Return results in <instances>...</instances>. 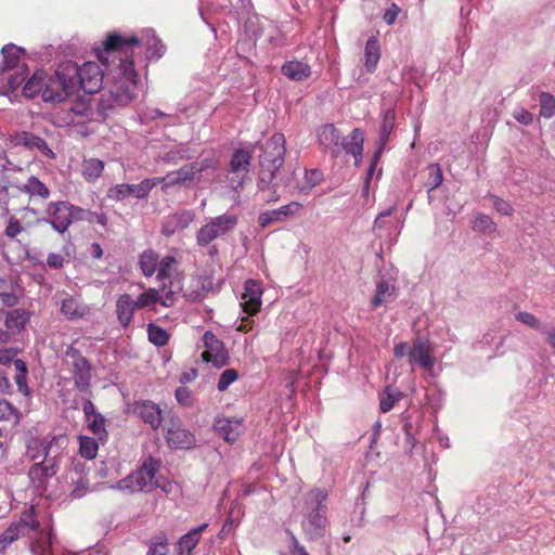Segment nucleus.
<instances>
[{
  "mask_svg": "<svg viewBox=\"0 0 555 555\" xmlns=\"http://www.w3.org/2000/svg\"><path fill=\"white\" fill-rule=\"evenodd\" d=\"M30 314L27 310L17 308L9 311L5 315V327L12 333H20L28 323Z\"/></svg>",
  "mask_w": 555,
  "mask_h": 555,
  "instance_id": "c85d7f7f",
  "label": "nucleus"
},
{
  "mask_svg": "<svg viewBox=\"0 0 555 555\" xmlns=\"http://www.w3.org/2000/svg\"><path fill=\"white\" fill-rule=\"evenodd\" d=\"M516 320L519 321L520 323L527 325L528 327L530 328H533L540 333H542V331L544 330V325L541 323V321L532 313L530 312H525V311H521V312H518L516 315H515Z\"/></svg>",
  "mask_w": 555,
  "mask_h": 555,
  "instance_id": "5fc2aeb1",
  "label": "nucleus"
},
{
  "mask_svg": "<svg viewBox=\"0 0 555 555\" xmlns=\"http://www.w3.org/2000/svg\"><path fill=\"white\" fill-rule=\"evenodd\" d=\"M76 75L73 77L74 91L82 89L86 93H96L103 85V72L95 62H86L81 66L74 63Z\"/></svg>",
  "mask_w": 555,
  "mask_h": 555,
  "instance_id": "9b49d317",
  "label": "nucleus"
},
{
  "mask_svg": "<svg viewBox=\"0 0 555 555\" xmlns=\"http://www.w3.org/2000/svg\"><path fill=\"white\" fill-rule=\"evenodd\" d=\"M327 495V491L321 488H313L304 495V503L300 508L301 529L309 540H317L325 533Z\"/></svg>",
  "mask_w": 555,
  "mask_h": 555,
  "instance_id": "f03ea898",
  "label": "nucleus"
},
{
  "mask_svg": "<svg viewBox=\"0 0 555 555\" xmlns=\"http://www.w3.org/2000/svg\"><path fill=\"white\" fill-rule=\"evenodd\" d=\"M540 115L544 118H552L555 115V96L548 92H542L539 98Z\"/></svg>",
  "mask_w": 555,
  "mask_h": 555,
  "instance_id": "3c124183",
  "label": "nucleus"
},
{
  "mask_svg": "<svg viewBox=\"0 0 555 555\" xmlns=\"http://www.w3.org/2000/svg\"><path fill=\"white\" fill-rule=\"evenodd\" d=\"M472 229L482 234H492L496 231V224L491 217L478 212L472 220Z\"/></svg>",
  "mask_w": 555,
  "mask_h": 555,
  "instance_id": "37998d69",
  "label": "nucleus"
},
{
  "mask_svg": "<svg viewBox=\"0 0 555 555\" xmlns=\"http://www.w3.org/2000/svg\"><path fill=\"white\" fill-rule=\"evenodd\" d=\"M157 469L158 463L150 457L138 470L119 480L112 488L129 492L150 491L153 488Z\"/></svg>",
  "mask_w": 555,
  "mask_h": 555,
  "instance_id": "9d476101",
  "label": "nucleus"
},
{
  "mask_svg": "<svg viewBox=\"0 0 555 555\" xmlns=\"http://www.w3.org/2000/svg\"><path fill=\"white\" fill-rule=\"evenodd\" d=\"M208 527V524H203L188 533H185L178 542L177 548L184 550L188 553H192L194 547L197 545L199 541L201 533Z\"/></svg>",
  "mask_w": 555,
  "mask_h": 555,
  "instance_id": "e433bc0d",
  "label": "nucleus"
},
{
  "mask_svg": "<svg viewBox=\"0 0 555 555\" xmlns=\"http://www.w3.org/2000/svg\"><path fill=\"white\" fill-rule=\"evenodd\" d=\"M72 373L75 387L80 392L87 391L91 382V365L88 359L72 362Z\"/></svg>",
  "mask_w": 555,
  "mask_h": 555,
  "instance_id": "393cba45",
  "label": "nucleus"
},
{
  "mask_svg": "<svg viewBox=\"0 0 555 555\" xmlns=\"http://www.w3.org/2000/svg\"><path fill=\"white\" fill-rule=\"evenodd\" d=\"M395 293L396 286L392 279L382 278L376 283V292L372 299V307L377 308L383 304L390 301L391 299H393Z\"/></svg>",
  "mask_w": 555,
  "mask_h": 555,
  "instance_id": "cd10ccee",
  "label": "nucleus"
},
{
  "mask_svg": "<svg viewBox=\"0 0 555 555\" xmlns=\"http://www.w3.org/2000/svg\"><path fill=\"white\" fill-rule=\"evenodd\" d=\"M365 67L369 73H373L380 59V44L376 36L367 39L364 48Z\"/></svg>",
  "mask_w": 555,
  "mask_h": 555,
  "instance_id": "7c9ffc66",
  "label": "nucleus"
},
{
  "mask_svg": "<svg viewBox=\"0 0 555 555\" xmlns=\"http://www.w3.org/2000/svg\"><path fill=\"white\" fill-rule=\"evenodd\" d=\"M396 210H397V204L395 203L391 206H389L387 209L380 211L376 216V218L374 220V224H373V230L376 233V235H378L379 237H382L384 235V233H383L384 231H387V236L389 238L390 244H392L396 241V237L400 233L401 228L403 227V223H404V217H402L400 220H398V222L400 223V227L399 228L395 227V223L390 219V217Z\"/></svg>",
  "mask_w": 555,
  "mask_h": 555,
  "instance_id": "6ab92c4d",
  "label": "nucleus"
},
{
  "mask_svg": "<svg viewBox=\"0 0 555 555\" xmlns=\"http://www.w3.org/2000/svg\"><path fill=\"white\" fill-rule=\"evenodd\" d=\"M140 43L145 47L147 59H159L165 53V46L152 29L144 30L141 38L112 34L106 38L103 51L99 52V60L106 63L108 70H112L111 66L117 61L114 82L99 102V109L103 115H107L115 107L127 106L135 99L138 74L131 54L133 48Z\"/></svg>",
  "mask_w": 555,
  "mask_h": 555,
  "instance_id": "f257e3e1",
  "label": "nucleus"
},
{
  "mask_svg": "<svg viewBox=\"0 0 555 555\" xmlns=\"http://www.w3.org/2000/svg\"><path fill=\"white\" fill-rule=\"evenodd\" d=\"M67 443V437L56 439L52 446L47 447V459L34 463L29 468L30 482L38 493H43L48 488L49 480L57 474L62 454Z\"/></svg>",
  "mask_w": 555,
  "mask_h": 555,
  "instance_id": "39448f33",
  "label": "nucleus"
},
{
  "mask_svg": "<svg viewBox=\"0 0 555 555\" xmlns=\"http://www.w3.org/2000/svg\"><path fill=\"white\" fill-rule=\"evenodd\" d=\"M302 209V204L299 202H292L283 205L278 209L267 210L261 212L258 217L260 228L264 229L274 222H282L289 218L295 217Z\"/></svg>",
  "mask_w": 555,
  "mask_h": 555,
  "instance_id": "412c9836",
  "label": "nucleus"
},
{
  "mask_svg": "<svg viewBox=\"0 0 555 555\" xmlns=\"http://www.w3.org/2000/svg\"><path fill=\"white\" fill-rule=\"evenodd\" d=\"M147 336L149 340L158 347L165 346L169 339L168 333L163 327L153 323L147 325Z\"/></svg>",
  "mask_w": 555,
  "mask_h": 555,
  "instance_id": "de8ad7c7",
  "label": "nucleus"
},
{
  "mask_svg": "<svg viewBox=\"0 0 555 555\" xmlns=\"http://www.w3.org/2000/svg\"><path fill=\"white\" fill-rule=\"evenodd\" d=\"M492 199H493V208L498 212H500L501 215H504V216L513 215L514 208L512 207V205L508 202H506L505 199L498 197V196H492Z\"/></svg>",
  "mask_w": 555,
  "mask_h": 555,
  "instance_id": "e2e57ef3",
  "label": "nucleus"
},
{
  "mask_svg": "<svg viewBox=\"0 0 555 555\" xmlns=\"http://www.w3.org/2000/svg\"><path fill=\"white\" fill-rule=\"evenodd\" d=\"M194 215L190 210H180L169 216L162 224V234L169 237L178 231H182L192 223Z\"/></svg>",
  "mask_w": 555,
  "mask_h": 555,
  "instance_id": "b1692460",
  "label": "nucleus"
},
{
  "mask_svg": "<svg viewBox=\"0 0 555 555\" xmlns=\"http://www.w3.org/2000/svg\"><path fill=\"white\" fill-rule=\"evenodd\" d=\"M203 343L206 348L202 353L204 361L211 363L218 369L228 364V351L225 350L223 343L212 332L207 331L204 333Z\"/></svg>",
  "mask_w": 555,
  "mask_h": 555,
  "instance_id": "2eb2a0df",
  "label": "nucleus"
},
{
  "mask_svg": "<svg viewBox=\"0 0 555 555\" xmlns=\"http://www.w3.org/2000/svg\"><path fill=\"white\" fill-rule=\"evenodd\" d=\"M135 300L128 294L118 297L116 301V313L122 327H127L133 317L134 310L138 309Z\"/></svg>",
  "mask_w": 555,
  "mask_h": 555,
  "instance_id": "a878e982",
  "label": "nucleus"
},
{
  "mask_svg": "<svg viewBox=\"0 0 555 555\" xmlns=\"http://www.w3.org/2000/svg\"><path fill=\"white\" fill-rule=\"evenodd\" d=\"M158 184L159 181L154 180V178H146L138 184L120 183L111 186L107 190L106 196L107 198L115 202H121L128 197L145 199L151 193V191Z\"/></svg>",
  "mask_w": 555,
  "mask_h": 555,
  "instance_id": "4468645a",
  "label": "nucleus"
},
{
  "mask_svg": "<svg viewBox=\"0 0 555 555\" xmlns=\"http://www.w3.org/2000/svg\"><path fill=\"white\" fill-rule=\"evenodd\" d=\"M281 72L291 80L302 81L311 75V67L302 61L295 60L285 62L281 67Z\"/></svg>",
  "mask_w": 555,
  "mask_h": 555,
  "instance_id": "bb28decb",
  "label": "nucleus"
},
{
  "mask_svg": "<svg viewBox=\"0 0 555 555\" xmlns=\"http://www.w3.org/2000/svg\"><path fill=\"white\" fill-rule=\"evenodd\" d=\"M98 450L99 444L96 439L88 436L79 437V452L82 457L93 460L98 454Z\"/></svg>",
  "mask_w": 555,
  "mask_h": 555,
  "instance_id": "a18cd8bd",
  "label": "nucleus"
},
{
  "mask_svg": "<svg viewBox=\"0 0 555 555\" xmlns=\"http://www.w3.org/2000/svg\"><path fill=\"white\" fill-rule=\"evenodd\" d=\"M262 294L263 288L258 281L249 279L244 283L241 306L248 317L255 315L260 311Z\"/></svg>",
  "mask_w": 555,
  "mask_h": 555,
  "instance_id": "a211bd4d",
  "label": "nucleus"
},
{
  "mask_svg": "<svg viewBox=\"0 0 555 555\" xmlns=\"http://www.w3.org/2000/svg\"><path fill=\"white\" fill-rule=\"evenodd\" d=\"M158 255L152 250H144L139 258V266L145 276H152L156 272Z\"/></svg>",
  "mask_w": 555,
  "mask_h": 555,
  "instance_id": "58836bf2",
  "label": "nucleus"
},
{
  "mask_svg": "<svg viewBox=\"0 0 555 555\" xmlns=\"http://www.w3.org/2000/svg\"><path fill=\"white\" fill-rule=\"evenodd\" d=\"M88 477V469L86 467V464L80 461H75L72 464L70 469L67 472L66 477Z\"/></svg>",
  "mask_w": 555,
  "mask_h": 555,
  "instance_id": "69168bd1",
  "label": "nucleus"
},
{
  "mask_svg": "<svg viewBox=\"0 0 555 555\" xmlns=\"http://www.w3.org/2000/svg\"><path fill=\"white\" fill-rule=\"evenodd\" d=\"M20 537L21 535L18 534V527L10 525L0 534V554L3 553Z\"/></svg>",
  "mask_w": 555,
  "mask_h": 555,
  "instance_id": "864d4df0",
  "label": "nucleus"
},
{
  "mask_svg": "<svg viewBox=\"0 0 555 555\" xmlns=\"http://www.w3.org/2000/svg\"><path fill=\"white\" fill-rule=\"evenodd\" d=\"M322 180L323 172L320 169H306L304 182L298 186L299 193L305 195L309 194Z\"/></svg>",
  "mask_w": 555,
  "mask_h": 555,
  "instance_id": "ea45409f",
  "label": "nucleus"
},
{
  "mask_svg": "<svg viewBox=\"0 0 555 555\" xmlns=\"http://www.w3.org/2000/svg\"><path fill=\"white\" fill-rule=\"evenodd\" d=\"M66 437L65 435L53 436L50 440L47 439H31L27 444V454L31 461L39 462L40 460H46V451L48 446H52V443L61 438Z\"/></svg>",
  "mask_w": 555,
  "mask_h": 555,
  "instance_id": "c756f323",
  "label": "nucleus"
},
{
  "mask_svg": "<svg viewBox=\"0 0 555 555\" xmlns=\"http://www.w3.org/2000/svg\"><path fill=\"white\" fill-rule=\"evenodd\" d=\"M167 149L160 157L165 164H177L180 160H188L193 157L186 143H178Z\"/></svg>",
  "mask_w": 555,
  "mask_h": 555,
  "instance_id": "473e14b6",
  "label": "nucleus"
},
{
  "mask_svg": "<svg viewBox=\"0 0 555 555\" xmlns=\"http://www.w3.org/2000/svg\"><path fill=\"white\" fill-rule=\"evenodd\" d=\"M66 480L73 487L72 492H70L73 498L80 499L87 493V491L89 489V478L88 477H81V476L74 477V478L66 477Z\"/></svg>",
  "mask_w": 555,
  "mask_h": 555,
  "instance_id": "09e8293b",
  "label": "nucleus"
},
{
  "mask_svg": "<svg viewBox=\"0 0 555 555\" xmlns=\"http://www.w3.org/2000/svg\"><path fill=\"white\" fill-rule=\"evenodd\" d=\"M318 140L324 151L336 158L341 152H346L354 157L358 166L363 156L364 137L359 128H354L349 139L344 138L333 124H326L318 129Z\"/></svg>",
  "mask_w": 555,
  "mask_h": 555,
  "instance_id": "7ed1b4c3",
  "label": "nucleus"
},
{
  "mask_svg": "<svg viewBox=\"0 0 555 555\" xmlns=\"http://www.w3.org/2000/svg\"><path fill=\"white\" fill-rule=\"evenodd\" d=\"M86 421L89 430L92 431L99 440L106 439L107 431L105 429V417L101 413L93 414L90 418H86Z\"/></svg>",
  "mask_w": 555,
  "mask_h": 555,
  "instance_id": "c03bdc74",
  "label": "nucleus"
},
{
  "mask_svg": "<svg viewBox=\"0 0 555 555\" xmlns=\"http://www.w3.org/2000/svg\"><path fill=\"white\" fill-rule=\"evenodd\" d=\"M147 555H168V543L165 534L156 535L150 545Z\"/></svg>",
  "mask_w": 555,
  "mask_h": 555,
  "instance_id": "13d9d810",
  "label": "nucleus"
},
{
  "mask_svg": "<svg viewBox=\"0 0 555 555\" xmlns=\"http://www.w3.org/2000/svg\"><path fill=\"white\" fill-rule=\"evenodd\" d=\"M61 312L69 320H76L85 314V307L80 306L79 302L73 298L67 297L62 300Z\"/></svg>",
  "mask_w": 555,
  "mask_h": 555,
  "instance_id": "a19ab883",
  "label": "nucleus"
},
{
  "mask_svg": "<svg viewBox=\"0 0 555 555\" xmlns=\"http://www.w3.org/2000/svg\"><path fill=\"white\" fill-rule=\"evenodd\" d=\"M251 153L244 149H237L233 153L227 176L228 186L237 192L243 189L245 180L250 171Z\"/></svg>",
  "mask_w": 555,
  "mask_h": 555,
  "instance_id": "ddd939ff",
  "label": "nucleus"
},
{
  "mask_svg": "<svg viewBox=\"0 0 555 555\" xmlns=\"http://www.w3.org/2000/svg\"><path fill=\"white\" fill-rule=\"evenodd\" d=\"M243 425L241 421L218 416L214 422L216 434L228 442H234L242 433Z\"/></svg>",
  "mask_w": 555,
  "mask_h": 555,
  "instance_id": "5701e85b",
  "label": "nucleus"
},
{
  "mask_svg": "<svg viewBox=\"0 0 555 555\" xmlns=\"http://www.w3.org/2000/svg\"><path fill=\"white\" fill-rule=\"evenodd\" d=\"M409 363L412 370L417 365L426 372H431L435 365L431 345L428 341L416 339L411 347Z\"/></svg>",
  "mask_w": 555,
  "mask_h": 555,
  "instance_id": "aec40b11",
  "label": "nucleus"
},
{
  "mask_svg": "<svg viewBox=\"0 0 555 555\" xmlns=\"http://www.w3.org/2000/svg\"><path fill=\"white\" fill-rule=\"evenodd\" d=\"M18 527V534L26 535L34 533L30 539L29 551L33 555H54L52 551L53 532L50 524L41 526L35 515L34 508L22 513L18 522L11 524Z\"/></svg>",
  "mask_w": 555,
  "mask_h": 555,
  "instance_id": "20e7f679",
  "label": "nucleus"
},
{
  "mask_svg": "<svg viewBox=\"0 0 555 555\" xmlns=\"http://www.w3.org/2000/svg\"><path fill=\"white\" fill-rule=\"evenodd\" d=\"M0 420L14 422L18 421V412L16 408L4 399H0Z\"/></svg>",
  "mask_w": 555,
  "mask_h": 555,
  "instance_id": "bf43d9fd",
  "label": "nucleus"
},
{
  "mask_svg": "<svg viewBox=\"0 0 555 555\" xmlns=\"http://www.w3.org/2000/svg\"><path fill=\"white\" fill-rule=\"evenodd\" d=\"M22 230L23 229L20 221L16 218L11 217L4 233L8 237L14 238L17 234L22 232Z\"/></svg>",
  "mask_w": 555,
  "mask_h": 555,
  "instance_id": "774afa93",
  "label": "nucleus"
},
{
  "mask_svg": "<svg viewBox=\"0 0 555 555\" xmlns=\"http://www.w3.org/2000/svg\"><path fill=\"white\" fill-rule=\"evenodd\" d=\"M171 410L163 411L158 404L151 400L137 401L132 405V413L140 417L153 430H157Z\"/></svg>",
  "mask_w": 555,
  "mask_h": 555,
  "instance_id": "dca6fc26",
  "label": "nucleus"
},
{
  "mask_svg": "<svg viewBox=\"0 0 555 555\" xmlns=\"http://www.w3.org/2000/svg\"><path fill=\"white\" fill-rule=\"evenodd\" d=\"M176 262V258L172 256H165L157 262V280L165 285V281L171 276L172 264Z\"/></svg>",
  "mask_w": 555,
  "mask_h": 555,
  "instance_id": "8fccbe9b",
  "label": "nucleus"
},
{
  "mask_svg": "<svg viewBox=\"0 0 555 555\" xmlns=\"http://www.w3.org/2000/svg\"><path fill=\"white\" fill-rule=\"evenodd\" d=\"M165 438L172 449H191L195 444V436L182 425L180 417L169 412L165 418Z\"/></svg>",
  "mask_w": 555,
  "mask_h": 555,
  "instance_id": "f8f14e48",
  "label": "nucleus"
},
{
  "mask_svg": "<svg viewBox=\"0 0 555 555\" xmlns=\"http://www.w3.org/2000/svg\"><path fill=\"white\" fill-rule=\"evenodd\" d=\"M395 112L392 109H387L383 115L376 151H380V153H384L390 133L395 127Z\"/></svg>",
  "mask_w": 555,
  "mask_h": 555,
  "instance_id": "2f4dec72",
  "label": "nucleus"
},
{
  "mask_svg": "<svg viewBox=\"0 0 555 555\" xmlns=\"http://www.w3.org/2000/svg\"><path fill=\"white\" fill-rule=\"evenodd\" d=\"M401 391L392 389L391 387L388 386L380 398V410L384 413L389 412L393 408L395 403L401 399Z\"/></svg>",
  "mask_w": 555,
  "mask_h": 555,
  "instance_id": "49530a36",
  "label": "nucleus"
},
{
  "mask_svg": "<svg viewBox=\"0 0 555 555\" xmlns=\"http://www.w3.org/2000/svg\"><path fill=\"white\" fill-rule=\"evenodd\" d=\"M160 300V294L155 288H150L149 291L142 293L135 302L139 308L150 307L157 304Z\"/></svg>",
  "mask_w": 555,
  "mask_h": 555,
  "instance_id": "6e6d98bb",
  "label": "nucleus"
},
{
  "mask_svg": "<svg viewBox=\"0 0 555 555\" xmlns=\"http://www.w3.org/2000/svg\"><path fill=\"white\" fill-rule=\"evenodd\" d=\"M428 178L425 182L428 192L430 193L435 189H437L443 181V175L440 166L438 164H431L427 168Z\"/></svg>",
  "mask_w": 555,
  "mask_h": 555,
  "instance_id": "603ef678",
  "label": "nucleus"
},
{
  "mask_svg": "<svg viewBox=\"0 0 555 555\" xmlns=\"http://www.w3.org/2000/svg\"><path fill=\"white\" fill-rule=\"evenodd\" d=\"M382 155H383V153H380V151H375L374 152V154H373V156L371 158V162H370V167H369V169L366 171L364 183H371V180H372L375 171L377 170V166L379 164Z\"/></svg>",
  "mask_w": 555,
  "mask_h": 555,
  "instance_id": "0e129e2a",
  "label": "nucleus"
},
{
  "mask_svg": "<svg viewBox=\"0 0 555 555\" xmlns=\"http://www.w3.org/2000/svg\"><path fill=\"white\" fill-rule=\"evenodd\" d=\"M238 218L233 214H223L210 218L196 233L197 245L205 247L212 241L221 238L237 225Z\"/></svg>",
  "mask_w": 555,
  "mask_h": 555,
  "instance_id": "1a4fd4ad",
  "label": "nucleus"
},
{
  "mask_svg": "<svg viewBox=\"0 0 555 555\" xmlns=\"http://www.w3.org/2000/svg\"><path fill=\"white\" fill-rule=\"evenodd\" d=\"M11 142L15 146H23L29 151H38L49 159L55 158V153L41 137L30 131H16L11 135Z\"/></svg>",
  "mask_w": 555,
  "mask_h": 555,
  "instance_id": "f3484780",
  "label": "nucleus"
},
{
  "mask_svg": "<svg viewBox=\"0 0 555 555\" xmlns=\"http://www.w3.org/2000/svg\"><path fill=\"white\" fill-rule=\"evenodd\" d=\"M192 170L194 171L195 178L202 172L207 171L208 169H215L216 163L212 158H204L201 160H196L190 164Z\"/></svg>",
  "mask_w": 555,
  "mask_h": 555,
  "instance_id": "680f3d73",
  "label": "nucleus"
},
{
  "mask_svg": "<svg viewBox=\"0 0 555 555\" xmlns=\"http://www.w3.org/2000/svg\"><path fill=\"white\" fill-rule=\"evenodd\" d=\"M513 117L519 122V124H522V125H530L533 120V116L532 114L524 108V107H518L517 109L514 111L513 113Z\"/></svg>",
  "mask_w": 555,
  "mask_h": 555,
  "instance_id": "338daca9",
  "label": "nucleus"
},
{
  "mask_svg": "<svg viewBox=\"0 0 555 555\" xmlns=\"http://www.w3.org/2000/svg\"><path fill=\"white\" fill-rule=\"evenodd\" d=\"M20 190L31 197L38 196L41 199H48L50 197L49 188L36 176H30Z\"/></svg>",
  "mask_w": 555,
  "mask_h": 555,
  "instance_id": "72a5a7b5",
  "label": "nucleus"
},
{
  "mask_svg": "<svg viewBox=\"0 0 555 555\" xmlns=\"http://www.w3.org/2000/svg\"><path fill=\"white\" fill-rule=\"evenodd\" d=\"M104 163L96 158H90L83 162L82 175L89 182L95 181L103 172Z\"/></svg>",
  "mask_w": 555,
  "mask_h": 555,
  "instance_id": "79ce46f5",
  "label": "nucleus"
},
{
  "mask_svg": "<svg viewBox=\"0 0 555 555\" xmlns=\"http://www.w3.org/2000/svg\"><path fill=\"white\" fill-rule=\"evenodd\" d=\"M20 52H24L23 49L17 48L14 44H5L1 49V54L3 56V63L0 66V72L5 73L18 66L20 63Z\"/></svg>",
  "mask_w": 555,
  "mask_h": 555,
  "instance_id": "f704fd0d",
  "label": "nucleus"
},
{
  "mask_svg": "<svg viewBox=\"0 0 555 555\" xmlns=\"http://www.w3.org/2000/svg\"><path fill=\"white\" fill-rule=\"evenodd\" d=\"M285 142L283 133H274L266 143L257 142L255 144V149L262 151L259 156L261 185H268L270 177H276L278 171L284 165Z\"/></svg>",
  "mask_w": 555,
  "mask_h": 555,
  "instance_id": "423d86ee",
  "label": "nucleus"
},
{
  "mask_svg": "<svg viewBox=\"0 0 555 555\" xmlns=\"http://www.w3.org/2000/svg\"><path fill=\"white\" fill-rule=\"evenodd\" d=\"M503 341V336L500 335L496 331L491 330L487 332L482 339L478 343V348H485V346L495 345L499 347Z\"/></svg>",
  "mask_w": 555,
  "mask_h": 555,
  "instance_id": "052dcab7",
  "label": "nucleus"
},
{
  "mask_svg": "<svg viewBox=\"0 0 555 555\" xmlns=\"http://www.w3.org/2000/svg\"><path fill=\"white\" fill-rule=\"evenodd\" d=\"M44 85V73L36 72L25 83L23 94L26 98L34 99L39 94L42 96Z\"/></svg>",
  "mask_w": 555,
  "mask_h": 555,
  "instance_id": "c9c22d12",
  "label": "nucleus"
},
{
  "mask_svg": "<svg viewBox=\"0 0 555 555\" xmlns=\"http://www.w3.org/2000/svg\"><path fill=\"white\" fill-rule=\"evenodd\" d=\"M76 75L74 62H65L57 66L54 75L44 74L42 100L46 103L63 102L74 91L73 77Z\"/></svg>",
  "mask_w": 555,
  "mask_h": 555,
  "instance_id": "0eeeda50",
  "label": "nucleus"
},
{
  "mask_svg": "<svg viewBox=\"0 0 555 555\" xmlns=\"http://www.w3.org/2000/svg\"><path fill=\"white\" fill-rule=\"evenodd\" d=\"M276 177H270L268 185L260 184V177L258 178L257 189L261 195V199L264 203H273L280 199L281 194L279 193V183L274 181Z\"/></svg>",
  "mask_w": 555,
  "mask_h": 555,
  "instance_id": "4c0bfd02",
  "label": "nucleus"
},
{
  "mask_svg": "<svg viewBox=\"0 0 555 555\" xmlns=\"http://www.w3.org/2000/svg\"><path fill=\"white\" fill-rule=\"evenodd\" d=\"M238 378V373L234 369L224 370L218 379L217 389L219 391H225L229 386Z\"/></svg>",
  "mask_w": 555,
  "mask_h": 555,
  "instance_id": "4d7b16f0",
  "label": "nucleus"
},
{
  "mask_svg": "<svg viewBox=\"0 0 555 555\" xmlns=\"http://www.w3.org/2000/svg\"><path fill=\"white\" fill-rule=\"evenodd\" d=\"M44 214V217L38 219V223L50 224L55 232L63 235L74 221L83 219L85 210L67 201H59L49 203Z\"/></svg>",
  "mask_w": 555,
  "mask_h": 555,
  "instance_id": "6e6552de",
  "label": "nucleus"
},
{
  "mask_svg": "<svg viewBox=\"0 0 555 555\" xmlns=\"http://www.w3.org/2000/svg\"><path fill=\"white\" fill-rule=\"evenodd\" d=\"M194 171L190 164L182 166L178 170L168 172L164 177H155L154 180H158L163 191H167L171 186L184 185L189 186L195 180Z\"/></svg>",
  "mask_w": 555,
  "mask_h": 555,
  "instance_id": "4be33fe9",
  "label": "nucleus"
}]
</instances>
